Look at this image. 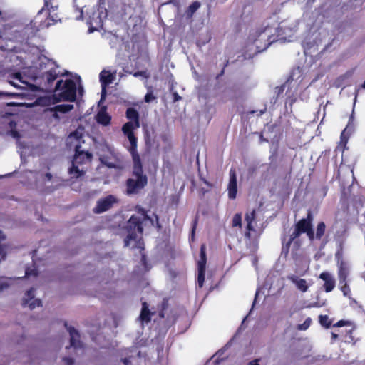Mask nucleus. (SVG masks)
<instances>
[{
    "mask_svg": "<svg viewBox=\"0 0 365 365\" xmlns=\"http://www.w3.org/2000/svg\"><path fill=\"white\" fill-rule=\"evenodd\" d=\"M138 213L139 215H133L127 222L126 230L128 235L124 242L125 245L128 246L130 242L133 240L135 242L134 247L143 250V241L141 237L143 232V223L150 220V217L143 208H138Z\"/></svg>",
    "mask_w": 365,
    "mask_h": 365,
    "instance_id": "obj_1",
    "label": "nucleus"
},
{
    "mask_svg": "<svg viewBox=\"0 0 365 365\" xmlns=\"http://www.w3.org/2000/svg\"><path fill=\"white\" fill-rule=\"evenodd\" d=\"M148 184V177L144 174L143 164L135 163L133 166L132 177L125 181L126 194H138Z\"/></svg>",
    "mask_w": 365,
    "mask_h": 365,
    "instance_id": "obj_2",
    "label": "nucleus"
},
{
    "mask_svg": "<svg viewBox=\"0 0 365 365\" xmlns=\"http://www.w3.org/2000/svg\"><path fill=\"white\" fill-rule=\"evenodd\" d=\"M54 93L52 96L53 103L61 101L75 102L76 100V84L72 79H67L64 82L59 80L53 88Z\"/></svg>",
    "mask_w": 365,
    "mask_h": 365,
    "instance_id": "obj_3",
    "label": "nucleus"
},
{
    "mask_svg": "<svg viewBox=\"0 0 365 365\" xmlns=\"http://www.w3.org/2000/svg\"><path fill=\"white\" fill-rule=\"evenodd\" d=\"M81 145H76L72 165L68 169L69 174L73 178H78L85 174V171L83 169H80L79 166L91 163L93 158L91 153L81 150Z\"/></svg>",
    "mask_w": 365,
    "mask_h": 365,
    "instance_id": "obj_4",
    "label": "nucleus"
},
{
    "mask_svg": "<svg viewBox=\"0 0 365 365\" xmlns=\"http://www.w3.org/2000/svg\"><path fill=\"white\" fill-rule=\"evenodd\" d=\"M314 216L311 211H308L307 217L297 221L294 225V231L290 234L295 239L299 240V237L302 234H306L308 239L314 241V229H313Z\"/></svg>",
    "mask_w": 365,
    "mask_h": 365,
    "instance_id": "obj_5",
    "label": "nucleus"
},
{
    "mask_svg": "<svg viewBox=\"0 0 365 365\" xmlns=\"http://www.w3.org/2000/svg\"><path fill=\"white\" fill-rule=\"evenodd\" d=\"M48 64L51 66V68L48 71L44 72L42 74V79L43 81V87L45 90L48 91L52 89L53 82L58 78L60 76V72L58 71V66L56 64V61L46 58Z\"/></svg>",
    "mask_w": 365,
    "mask_h": 365,
    "instance_id": "obj_6",
    "label": "nucleus"
},
{
    "mask_svg": "<svg viewBox=\"0 0 365 365\" xmlns=\"http://www.w3.org/2000/svg\"><path fill=\"white\" fill-rule=\"evenodd\" d=\"M118 199L113 195L99 199L96 202V206L93 209L95 214H101L109 210L113 207V205L118 202Z\"/></svg>",
    "mask_w": 365,
    "mask_h": 365,
    "instance_id": "obj_7",
    "label": "nucleus"
},
{
    "mask_svg": "<svg viewBox=\"0 0 365 365\" xmlns=\"http://www.w3.org/2000/svg\"><path fill=\"white\" fill-rule=\"evenodd\" d=\"M145 142L149 150H158L160 147L159 138L153 128L145 132Z\"/></svg>",
    "mask_w": 365,
    "mask_h": 365,
    "instance_id": "obj_8",
    "label": "nucleus"
},
{
    "mask_svg": "<svg viewBox=\"0 0 365 365\" xmlns=\"http://www.w3.org/2000/svg\"><path fill=\"white\" fill-rule=\"evenodd\" d=\"M228 197L235 200L237 193V174L234 169L230 170V180L227 185Z\"/></svg>",
    "mask_w": 365,
    "mask_h": 365,
    "instance_id": "obj_9",
    "label": "nucleus"
},
{
    "mask_svg": "<svg viewBox=\"0 0 365 365\" xmlns=\"http://www.w3.org/2000/svg\"><path fill=\"white\" fill-rule=\"evenodd\" d=\"M256 218V211L252 210L250 212H246L245 215V220L246 222V231L245 236L246 238L250 239L251 237V232L255 231L253 223Z\"/></svg>",
    "mask_w": 365,
    "mask_h": 365,
    "instance_id": "obj_10",
    "label": "nucleus"
},
{
    "mask_svg": "<svg viewBox=\"0 0 365 365\" xmlns=\"http://www.w3.org/2000/svg\"><path fill=\"white\" fill-rule=\"evenodd\" d=\"M319 278L324 282L323 288L326 292H330L334 289L336 282L333 276L329 272H322L319 275Z\"/></svg>",
    "mask_w": 365,
    "mask_h": 365,
    "instance_id": "obj_11",
    "label": "nucleus"
},
{
    "mask_svg": "<svg viewBox=\"0 0 365 365\" xmlns=\"http://www.w3.org/2000/svg\"><path fill=\"white\" fill-rule=\"evenodd\" d=\"M64 326L66 327L70 334V346L74 348L81 347V342L80 341V334L78 331L74 327L71 326L68 327L66 322H64Z\"/></svg>",
    "mask_w": 365,
    "mask_h": 365,
    "instance_id": "obj_12",
    "label": "nucleus"
},
{
    "mask_svg": "<svg viewBox=\"0 0 365 365\" xmlns=\"http://www.w3.org/2000/svg\"><path fill=\"white\" fill-rule=\"evenodd\" d=\"M292 245H293V247L297 250L301 246V241L299 240L295 239L290 235L289 240L287 242H284V240H282V253H284L285 255H288Z\"/></svg>",
    "mask_w": 365,
    "mask_h": 365,
    "instance_id": "obj_13",
    "label": "nucleus"
},
{
    "mask_svg": "<svg viewBox=\"0 0 365 365\" xmlns=\"http://www.w3.org/2000/svg\"><path fill=\"white\" fill-rule=\"evenodd\" d=\"M338 279L339 283H343L347 281L349 274V267L346 262H341V264L337 265Z\"/></svg>",
    "mask_w": 365,
    "mask_h": 365,
    "instance_id": "obj_14",
    "label": "nucleus"
},
{
    "mask_svg": "<svg viewBox=\"0 0 365 365\" xmlns=\"http://www.w3.org/2000/svg\"><path fill=\"white\" fill-rule=\"evenodd\" d=\"M288 279L294 283L297 288L302 292H306L308 290L309 286L307 281L304 279H299L298 277L292 275L288 277Z\"/></svg>",
    "mask_w": 365,
    "mask_h": 365,
    "instance_id": "obj_15",
    "label": "nucleus"
},
{
    "mask_svg": "<svg viewBox=\"0 0 365 365\" xmlns=\"http://www.w3.org/2000/svg\"><path fill=\"white\" fill-rule=\"evenodd\" d=\"M100 81L103 87V95L106 93V87L111 83L113 80V76L109 71H103L100 73Z\"/></svg>",
    "mask_w": 365,
    "mask_h": 365,
    "instance_id": "obj_16",
    "label": "nucleus"
},
{
    "mask_svg": "<svg viewBox=\"0 0 365 365\" xmlns=\"http://www.w3.org/2000/svg\"><path fill=\"white\" fill-rule=\"evenodd\" d=\"M153 314L148 307L147 302H144L142 303V309L140 314V319L142 322L149 323L151 321V317Z\"/></svg>",
    "mask_w": 365,
    "mask_h": 365,
    "instance_id": "obj_17",
    "label": "nucleus"
},
{
    "mask_svg": "<svg viewBox=\"0 0 365 365\" xmlns=\"http://www.w3.org/2000/svg\"><path fill=\"white\" fill-rule=\"evenodd\" d=\"M126 118L135 123V126L140 127L139 113L134 108H128L126 110Z\"/></svg>",
    "mask_w": 365,
    "mask_h": 365,
    "instance_id": "obj_18",
    "label": "nucleus"
},
{
    "mask_svg": "<svg viewBox=\"0 0 365 365\" xmlns=\"http://www.w3.org/2000/svg\"><path fill=\"white\" fill-rule=\"evenodd\" d=\"M137 142L138 140L133 142H130V147L128 149L129 152L131 154L133 164L142 163L140 155L137 151Z\"/></svg>",
    "mask_w": 365,
    "mask_h": 365,
    "instance_id": "obj_19",
    "label": "nucleus"
},
{
    "mask_svg": "<svg viewBox=\"0 0 365 365\" xmlns=\"http://www.w3.org/2000/svg\"><path fill=\"white\" fill-rule=\"evenodd\" d=\"M206 247L205 245H202L200 247V259L197 262V269H206Z\"/></svg>",
    "mask_w": 365,
    "mask_h": 365,
    "instance_id": "obj_20",
    "label": "nucleus"
},
{
    "mask_svg": "<svg viewBox=\"0 0 365 365\" xmlns=\"http://www.w3.org/2000/svg\"><path fill=\"white\" fill-rule=\"evenodd\" d=\"M96 121L104 126L108 125L111 121V117L105 111H99L96 115Z\"/></svg>",
    "mask_w": 365,
    "mask_h": 365,
    "instance_id": "obj_21",
    "label": "nucleus"
},
{
    "mask_svg": "<svg viewBox=\"0 0 365 365\" xmlns=\"http://www.w3.org/2000/svg\"><path fill=\"white\" fill-rule=\"evenodd\" d=\"M326 230V225L324 222H318L316 228V232H314V240H320L324 236Z\"/></svg>",
    "mask_w": 365,
    "mask_h": 365,
    "instance_id": "obj_22",
    "label": "nucleus"
},
{
    "mask_svg": "<svg viewBox=\"0 0 365 365\" xmlns=\"http://www.w3.org/2000/svg\"><path fill=\"white\" fill-rule=\"evenodd\" d=\"M73 109V105L72 104H60L52 108L51 110L56 113H67Z\"/></svg>",
    "mask_w": 365,
    "mask_h": 365,
    "instance_id": "obj_23",
    "label": "nucleus"
},
{
    "mask_svg": "<svg viewBox=\"0 0 365 365\" xmlns=\"http://www.w3.org/2000/svg\"><path fill=\"white\" fill-rule=\"evenodd\" d=\"M319 322L322 327L328 329L331 327L332 324V320H331L328 315H319Z\"/></svg>",
    "mask_w": 365,
    "mask_h": 365,
    "instance_id": "obj_24",
    "label": "nucleus"
},
{
    "mask_svg": "<svg viewBox=\"0 0 365 365\" xmlns=\"http://www.w3.org/2000/svg\"><path fill=\"white\" fill-rule=\"evenodd\" d=\"M135 126V123L132 121L127 122L123 125L122 130L125 135H128L130 133H133V130L137 128Z\"/></svg>",
    "mask_w": 365,
    "mask_h": 365,
    "instance_id": "obj_25",
    "label": "nucleus"
},
{
    "mask_svg": "<svg viewBox=\"0 0 365 365\" xmlns=\"http://www.w3.org/2000/svg\"><path fill=\"white\" fill-rule=\"evenodd\" d=\"M34 298V289L31 288L25 294V297H24L23 302H22V306L26 307L29 304V301L33 299Z\"/></svg>",
    "mask_w": 365,
    "mask_h": 365,
    "instance_id": "obj_26",
    "label": "nucleus"
},
{
    "mask_svg": "<svg viewBox=\"0 0 365 365\" xmlns=\"http://www.w3.org/2000/svg\"><path fill=\"white\" fill-rule=\"evenodd\" d=\"M242 214H235L232 220V227L242 228Z\"/></svg>",
    "mask_w": 365,
    "mask_h": 365,
    "instance_id": "obj_27",
    "label": "nucleus"
},
{
    "mask_svg": "<svg viewBox=\"0 0 365 365\" xmlns=\"http://www.w3.org/2000/svg\"><path fill=\"white\" fill-rule=\"evenodd\" d=\"M206 269H198L197 284L199 287L202 288L204 285Z\"/></svg>",
    "mask_w": 365,
    "mask_h": 365,
    "instance_id": "obj_28",
    "label": "nucleus"
},
{
    "mask_svg": "<svg viewBox=\"0 0 365 365\" xmlns=\"http://www.w3.org/2000/svg\"><path fill=\"white\" fill-rule=\"evenodd\" d=\"M339 285H340V289L343 292V294L345 297H350L351 289L347 283V281H345L343 283H339Z\"/></svg>",
    "mask_w": 365,
    "mask_h": 365,
    "instance_id": "obj_29",
    "label": "nucleus"
},
{
    "mask_svg": "<svg viewBox=\"0 0 365 365\" xmlns=\"http://www.w3.org/2000/svg\"><path fill=\"white\" fill-rule=\"evenodd\" d=\"M200 3L199 1H194L192 2L187 9V14L190 16H192L194 13L196 12V11L200 8Z\"/></svg>",
    "mask_w": 365,
    "mask_h": 365,
    "instance_id": "obj_30",
    "label": "nucleus"
},
{
    "mask_svg": "<svg viewBox=\"0 0 365 365\" xmlns=\"http://www.w3.org/2000/svg\"><path fill=\"white\" fill-rule=\"evenodd\" d=\"M311 324L312 319L310 317H308L302 324H298L297 329L299 330H306L310 327Z\"/></svg>",
    "mask_w": 365,
    "mask_h": 365,
    "instance_id": "obj_31",
    "label": "nucleus"
},
{
    "mask_svg": "<svg viewBox=\"0 0 365 365\" xmlns=\"http://www.w3.org/2000/svg\"><path fill=\"white\" fill-rule=\"evenodd\" d=\"M28 304L30 309H34L36 307H42V302L39 299H35Z\"/></svg>",
    "mask_w": 365,
    "mask_h": 365,
    "instance_id": "obj_32",
    "label": "nucleus"
},
{
    "mask_svg": "<svg viewBox=\"0 0 365 365\" xmlns=\"http://www.w3.org/2000/svg\"><path fill=\"white\" fill-rule=\"evenodd\" d=\"M335 259L336 260L337 265L341 264V262H346L343 258V252L342 250H338L335 253Z\"/></svg>",
    "mask_w": 365,
    "mask_h": 365,
    "instance_id": "obj_33",
    "label": "nucleus"
},
{
    "mask_svg": "<svg viewBox=\"0 0 365 365\" xmlns=\"http://www.w3.org/2000/svg\"><path fill=\"white\" fill-rule=\"evenodd\" d=\"M154 99H155V96L153 95L152 91L148 92L145 94V98H144V100L146 103H150L152 101H153Z\"/></svg>",
    "mask_w": 365,
    "mask_h": 365,
    "instance_id": "obj_34",
    "label": "nucleus"
},
{
    "mask_svg": "<svg viewBox=\"0 0 365 365\" xmlns=\"http://www.w3.org/2000/svg\"><path fill=\"white\" fill-rule=\"evenodd\" d=\"M347 325H349V322L341 319V320L338 321L334 324H333V327H344V326H347Z\"/></svg>",
    "mask_w": 365,
    "mask_h": 365,
    "instance_id": "obj_35",
    "label": "nucleus"
},
{
    "mask_svg": "<svg viewBox=\"0 0 365 365\" xmlns=\"http://www.w3.org/2000/svg\"><path fill=\"white\" fill-rule=\"evenodd\" d=\"M63 360L66 365H73L74 364V360L70 357H63Z\"/></svg>",
    "mask_w": 365,
    "mask_h": 365,
    "instance_id": "obj_36",
    "label": "nucleus"
},
{
    "mask_svg": "<svg viewBox=\"0 0 365 365\" xmlns=\"http://www.w3.org/2000/svg\"><path fill=\"white\" fill-rule=\"evenodd\" d=\"M228 63H229V61L227 60L226 61L225 64L224 65L222 69L221 70L220 73L217 75L216 79H219L221 76H222L224 75L225 67L228 65Z\"/></svg>",
    "mask_w": 365,
    "mask_h": 365,
    "instance_id": "obj_37",
    "label": "nucleus"
},
{
    "mask_svg": "<svg viewBox=\"0 0 365 365\" xmlns=\"http://www.w3.org/2000/svg\"><path fill=\"white\" fill-rule=\"evenodd\" d=\"M15 96H16V93H14L0 91V97H1V96L13 97Z\"/></svg>",
    "mask_w": 365,
    "mask_h": 365,
    "instance_id": "obj_38",
    "label": "nucleus"
},
{
    "mask_svg": "<svg viewBox=\"0 0 365 365\" xmlns=\"http://www.w3.org/2000/svg\"><path fill=\"white\" fill-rule=\"evenodd\" d=\"M30 275H34V276H37L38 275V272L36 270H29L28 269L26 270V276H30Z\"/></svg>",
    "mask_w": 365,
    "mask_h": 365,
    "instance_id": "obj_39",
    "label": "nucleus"
},
{
    "mask_svg": "<svg viewBox=\"0 0 365 365\" xmlns=\"http://www.w3.org/2000/svg\"><path fill=\"white\" fill-rule=\"evenodd\" d=\"M125 135L128 138L130 143V142H133L135 140H137V138L135 137L134 133H130V134H128V135Z\"/></svg>",
    "mask_w": 365,
    "mask_h": 365,
    "instance_id": "obj_40",
    "label": "nucleus"
},
{
    "mask_svg": "<svg viewBox=\"0 0 365 365\" xmlns=\"http://www.w3.org/2000/svg\"><path fill=\"white\" fill-rule=\"evenodd\" d=\"M125 135L128 138L130 143V142H133L135 140H137V138L135 137L134 133H130V134H128V135Z\"/></svg>",
    "mask_w": 365,
    "mask_h": 365,
    "instance_id": "obj_41",
    "label": "nucleus"
},
{
    "mask_svg": "<svg viewBox=\"0 0 365 365\" xmlns=\"http://www.w3.org/2000/svg\"><path fill=\"white\" fill-rule=\"evenodd\" d=\"M9 287V284L6 282H1L0 283V292L3 291L4 289Z\"/></svg>",
    "mask_w": 365,
    "mask_h": 365,
    "instance_id": "obj_42",
    "label": "nucleus"
},
{
    "mask_svg": "<svg viewBox=\"0 0 365 365\" xmlns=\"http://www.w3.org/2000/svg\"><path fill=\"white\" fill-rule=\"evenodd\" d=\"M180 99H181V96H180L177 92H175L173 93V101L176 102V101H180Z\"/></svg>",
    "mask_w": 365,
    "mask_h": 365,
    "instance_id": "obj_43",
    "label": "nucleus"
},
{
    "mask_svg": "<svg viewBox=\"0 0 365 365\" xmlns=\"http://www.w3.org/2000/svg\"><path fill=\"white\" fill-rule=\"evenodd\" d=\"M247 365H259V359H255L247 364Z\"/></svg>",
    "mask_w": 365,
    "mask_h": 365,
    "instance_id": "obj_44",
    "label": "nucleus"
},
{
    "mask_svg": "<svg viewBox=\"0 0 365 365\" xmlns=\"http://www.w3.org/2000/svg\"><path fill=\"white\" fill-rule=\"evenodd\" d=\"M339 337L338 334L332 332L331 333V343H334V341Z\"/></svg>",
    "mask_w": 365,
    "mask_h": 365,
    "instance_id": "obj_45",
    "label": "nucleus"
},
{
    "mask_svg": "<svg viewBox=\"0 0 365 365\" xmlns=\"http://www.w3.org/2000/svg\"><path fill=\"white\" fill-rule=\"evenodd\" d=\"M123 361L124 365H129V364L130 363V360L127 358L123 359Z\"/></svg>",
    "mask_w": 365,
    "mask_h": 365,
    "instance_id": "obj_46",
    "label": "nucleus"
},
{
    "mask_svg": "<svg viewBox=\"0 0 365 365\" xmlns=\"http://www.w3.org/2000/svg\"><path fill=\"white\" fill-rule=\"evenodd\" d=\"M71 135H74L76 138H81V135L78 134L77 131H75L71 133Z\"/></svg>",
    "mask_w": 365,
    "mask_h": 365,
    "instance_id": "obj_47",
    "label": "nucleus"
},
{
    "mask_svg": "<svg viewBox=\"0 0 365 365\" xmlns=\"http://www.w3.org/2000/svg\"><path fill=\"white\" fill-rule=\"evenodd\" d=\"M46 178L48 180H51L52 179V175L50 173H47L46 174Z\"/></svg>",
    "mask_w": 365,
    "mask_h": 365,
    "instance_id": "obj_48",
    "label": "nucleus"
},
{
    "mask_svg": "<svg viewBox=\"0 0 365 365\" xmlns=\"http://www.w3.org/2000/svg\"><path fill=\"white\" fill-rule=\"evenodd\" d=\"M15 78H17V79H20L21 78V74L19 73H16L15 74Z\"/></svg>",
    "mask_w": 365,
    "mask_h": 365,
    "instance_id": "obj_49",
    "label": "nucleus"
},
{
    "mask_svg": "<svg viewBox=\"0 0 365 365\" xmlns=\"http://www.w3.org/2000/svg\"><path fill=\"white\" fill-rule=\"evenodd\" d=\"M159 317L160 318H164V312L163 311L159 312Z\"/></svg>",
    "mask_w": 365,
    "mask_h": 365,
    "instance_id": "obj_50",
    "label": "nucleus"
},
{
    "mask_svg": "<svg viewBox=\"0 0 365 365\" xmlns=\"http://www.w3.org/2000/svg\"><path fill=\"white\" fill-rule=\"evenodd\" d=\"M296 99L295 98H293V99H291L290 100V102H289V105L292 106V104L295 102Z\"/></svg>",
    "mask_w": 365,
    "mask_h": 365,
    "instance_id": "obj_51",
    "label": "nucleus"
},
{
    "mask_svg": "<svg viewBox=\"0 0 365 365\" xmlns=\"http://www.w3.org/2000/svg\"><path fill=\"white\" fill-rule=\"evenodd\" d=\"M160 138H161V139H162L163 140H165V138H165V136L164 135H162L160 136Z\"/></svg>",
    "mask_w": 365,
    "mask_h": 365,
    "instance_id": "obj_52",
    "label": "nucleus"
},
{
    "mask_svg": "<svg viewBox=\"0 0 365 365\" xmlns=\"http://www.w3.org/2000/svg\"><path fill=\"white\" fill-rule=\"evenodd\" d=\"M0 49H1V51H5V48H4V46H0Z\"/></svg>",
    "mask_w": 365,
    "mask_h": 365,
    "instance_id": "obj_53",
    "label": "nucleus"
},
{
    "mask_svg": "<svg viewBox=\"0 0 365 365\" xmlns=\"http://www.w3.org/2000/svg\"><path fill=\"white\" fill-rule=\"evenodd\" d=\"M361 87L364 89H365V81L364 82V83L361 86Z\"/></svg>",
    "mask_w": 365,
    "mask_h": 365,
    "instance_id": "obj_54",
    "label": "nucleus"
},
{
    "mask_svg": "<svg viewBox=\"0 0 365 365\" xmlns=\"http://www.w3.org/2000/svg\"><path fill=\"white\" fill-rule=\"evenodd\" d=\"M108 166L109 168H114L115 167L114 165H113V164H109Z\"/></svg>",
    "mask_w": 365,
    "mask_h": 365,
    "instance_id": "obj_55",
    "label": "nucleus"
},
{
    "mask_svg": "<svg viewBox=\"0 0 365 365\" xmlns=\"http://www.w3.org/2000/svg\"><path fill=\"white\" fill-rule=\"evenodd\" d=\"M195 226H193V227H192V234H194V233H195Z\"/></svg>",
    "mask_w": 365,
    "mask_h": 365,
    "instance_id": "obj_56",
    "label": "nucleus"
},
{
    "mask_svg": "<svg viewBox=\"0 0 365 365\" xmlns=\"http://www.w3.org/2000/svg\"><path fill=\"white\" fill-rule=\"evenodd\" d=\"M139 75H140V73H135L134 74V76H138Z\"/></svg>",
    "mask_w": 365,
    "mask_h": 365,
    "instance_id": "obj_57",
    "label": "nucleus"
},
{
    "mask_svg": "<svg viewBox=\"0 0 365 365\" xmlns=\"http://www.w3.org/2000/svg\"><path fill=\"white\" fill-rule=\"evenodd\" d=\"M18 135V133L16 131L14 132V135L16 136Z\"/></svg>",
    "mask_w": 365,
    "mask_h": 365,
    "instance_id": "obj_58",
    "label": "nucleus"
},
{
    "mask_svg": "<svg viewBox=\"0 0 365 365\" xmlns=\"http://www.w3.org/2000/svg\"><path fill=\"white\" fill-rule=\"evenodd\" d=\"M269 45H270V43H268L265 46L264 48H267Z\"/></svg>",
    "mask_w": 365,
    "mask_h": 365,
    "instance_id": "obj_59",
    "label": "nucleus"
}]
</instances>
